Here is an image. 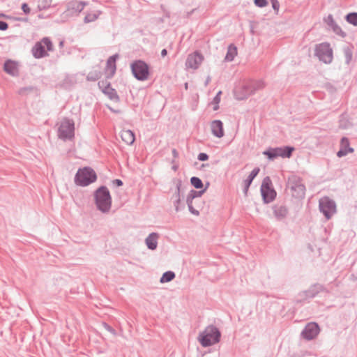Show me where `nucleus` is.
Here are the masks:
<instances>
[{
    "label": "nucleus",
    "mask_w": 357,
    "mask_h": 357,
    "mask_svg": "<svg viewBox=\"0 0 357 357\" xmlns=\"http://www.w3.org/2000/svg\"><path fill=\"white\" fill-rule=\"evenodd\" d=\"M314 56L319 60L326 64H330L333 61V50L328 43L324 42L315 45Z\"/></svg>",
    "instance_id": "obj_5"
},
{
    "label": "nucleus",
    "mask_w": 357,
    "mask_h": 357,
    "mask_svg": "<svg viewBox=\"0 0 357 357\" xmlns=\"http://www.w3.org/2000/svg\"><path fill=\"white\" fill-rule=\"evenodd\" d=\"M121 137L122 140L128 145L132 144L135 139V134L130 130H122Z\"/></svg>",
    "instance_id": "obj_24"
},
{
    "label": "nucleus",
    "mask_w": 357,
    "mask_h": 357,
    "mask_svg": "<svg viewBox=\"0 0 357 357\" xmlns=\"http://www.w3.org/2000/svg\"><path fill=\"white\" fill-rule=\"evenodd\" d=\"M340 144L345 147H347V149L345 150H339L337 153V156L339 158H342L343 156L347 155L349 153H353L354 149L352 147H350L349 140L347 137H343L341 139Z\"/></svg>",
    "instance_id": "obj_23"
},
{
    "label": "nucleus",
    "mask_w": 357,
    "mask_h": 357,
    "mask_svg": "<svg viewBox=\"0 0 357 357\" xmlns=\"http://www.w3.org/2000/svg\"><path fill=\"white\" fill-rule=\"evenodd\" d=\"M193 200H194V199H192V197H190V195H188L187 198H186V204L188 205V210L192 214H193L195 215H199V211L195 209L193 207Z\"/></svg>",
    "instance_id": "obj_31"
},
{
    "label": "nucleus",
    "mask_w": 357,
    "mask_h": 357,
    "mask_svg": "<svg viewBox=\"0 0 357 357\" xmlns=\"http://www.w3.org/2000/svg\"><path fill=\"white\" fill-rule=\"evenodd\" d=\"M113 184L117 187H120L123 185V181L121 179L116 178L113 181Z\"/></svg>",
    "instance_id": "obj_46"
},
{
    "label": "nucleus",
    "mask_w": 357,
    "mask_h": 357,
    "mask_svg": "<svg viewBox=\"0 0 357 357\" xmlns=\"http://www.w3.org/2000/svg\"><path fill=\"white\" fill-rule=\"evenodd\" d=\"M0 17H4V18H10L9 16L6 15L4 13H0Z\"/></svg>",
    "instance_id": "obj_50"
},
{
    "label": "nucleus",
    "mask_w": 357,
    "mask_h": 357,
    "mask_svg": "<svg viewBox=\"0 0 357 357\" xmlns=\"http://www.w3.org/2000/svg\"><path fill=\"white\" fill-rule=\"evenodd\" d=\"M352 49L353 48L349 45H347L343 47V53H344V58H345V63L347 65H349L352 60V57H353Z\"/></svg>",
    "instance_id": "obj_28"
},
{
    "label": "nucleus",
    "mask_w": 357,
    "mask_h": 357,
    "mask_svg": "<svg viewBox=\"0 0 357 357\" xmlns=\"http://www.w3.org/2000/svg\"><path fill=\"white\" fill-rule=\"evenodd\" d=\"M185 86L186 89L188 88V83L185 84Z\"/></svg>",
    "instance_id": "obj_53"
},
{
    "label": "nucleus",
    "mask_w": 357,
    "mask_h": 357,
    "mask_svg": "<svg viewBox=\"0 0 357 357\" xmlns=\"http://www.w3.org/2000/svg\"><path fill=\"white\" fill-rule=\"evenodd\" d=\"M8 28V24L7 22L0 20V30L1 31H6Z\"/></svg>",
    "instance_id": "obj_44"
},
{
    "label": "nucleus",
    "mask_w": 357,
    "mask_h": 357,
    "mask_svg": "<svg viewBox=\"0 0 357 357\" xmlns=\"http://www.w3.org/2000/svg\"><path fill=\"white\" fill-rule=\"evenodd\" d=\"M102 326L104 327V328L105 330H107L108 332L112 333L114 336L116 335V331L111 326H109L108 324H107L106 322H102Z\"/></svg>",
    "instance_id": "obj_40"
},
{
    "label": "nucleus",
    "mask_w": 357,
    "mask_h": 357,
    "mask_svg": "<svg viewBox=\"0 0 357 357\" xmlns=\"http://www.w3.org/2000/svg\"><path fill=\"white\" fill-rule=\"evenodd\" d=\"M221 333L214 325H208L199 333L198 340L204 347H210L220 342Z\"/></svg>",
    "instance_id": "obj_2"
},
{
    "label": "nucleus",
    "mask_w": 357,
    "mask_h": 357,
    "mask_svg": "<svg viewBox=\"0 0 357 357\" xmlns=\"http://www.w3.org/2000/svg\"><path fill=\"white\" fill-rule=\"evenodd\" d=\"M181 204V198L177 197L175 199V201L174 202V206L175 207L176 211H179L185 208V205L183 204L182 206H180Z\"/></svg>",
    "instance_id": "obj_39"
},
{
    "label": "nucleus",
    "mask_w": 357,
    "mask_h": 357,
    "mask_svg": "<svg viewBox=\"0 0 357 357\" xmlns=\"http://www.w3.org/2000/svg\"><path fill=\"white\" fill-rule=\"evenodd\" d=\"M319 208L327 220H329L336 213V204L334 200L328 197L321 198L319 201Z\"/></svg>",
    "instance_id": "obj_12"
},
{
    "label": "nucleus",
    "mask_w": 357,
    "mask_h": 357,
    "mask_svg": "<svg viewBox=\"0 0 357 357\" xmlns=\"http://www.w3.org/2000/svg\"><path fill=\"white\" fill-rule=\"evenodd\" d=\"M347 22L354 26H357V13H349L345 16Z\"/></svg>",
    "instance_id": "obj_34"
},
{
    "label": "nucleus",
    "mask_w": 357,
    "mask_h": 357,
    "mask_svg": "<svg viewBox=\"0 0 357 357\" xmlns=\"http://www.w3.org/2000/svg\"><path fill=\"white\" fill-rule=\"evenodd\" d=\"M45 46H46L47 51H52L53 50L52 43L48 37L43 38L41 41L37 42L33 47L31 51L33 56L36 59L44 58L48 55L45 49Z\"/></svg>",
    "instance_id": "obj_10"
},
{
    "label": "nucleus",
    "mask_w": 357,
    "mask_h": 357,
    "mask_svg": "<svg viewBox=\"0 0 357 357\" xmlns=\"http://www.w3.org/2000/svg\"><path fill=\"white\" fill-rule=\"evenodd\" d=\"M254 3L257 7L264 8L267 5L268 1L267 0H255Z\"/></svg>",
    "instance_id": "obj_41"
},
{
    "label": "nucleus",
    "mask_w": 357,
    "mask_h": 357,
    "mask_svg": "<svg viewBox=\"0 0 357 357\" xmlns=\"http://www.w3.org/2000/svg\"><path fill=\"white\" fill-rule=\"evenodd\" d=\"M100 78V75H99V73L96 72V71H94V72H90L87 77H86V79L87 80L89 81H96L98 80V79Z\"/></svg>",
    "instance_id": "obj_37"
},
{
    "label": "nucleus",
    "mask_w": 357,
    "mask_h": 357,
    "mask_svg": "<svg viewBox=\"0 0 357 357\" xmlns=\"http://www.w3.org/2000/svg\"><path fill=\"white\" fill-rule=\"evenodd\" d=\"M271 4H272V7L274 9V10L278 11L279 8H280V3H279L278 1H273Z\"/></svg>",
    "instance_id": "obj_45"
},
{
    "label": "nucleus",
    "mask_w": 357,
    "mask_h": 357,
    "mask_svg": "<svg viewBox=\"0 0 357 357\" xmlns=\"http://www.w3.org/2000/svg\"><path fill=\"white\" fill-rule=\"evenodd\" d=\"M273 210L278 220H283L288 214V208L284 204H276L273 206Z\"/></svg>",
    "instance_id": "obj_20"
},
{
    "label": "nucleus",
    "mask_w": 357,
    "mask_h": 357,
    "mask_svg": "<svg viewBox=\"0 0 357 357\" xmlns=\"http://www.w3.org/2000/svg\"><path fill=\"white\" fill-rule=\"evenodd\" d=\"M94 201L98 210L102 213H108L112 206V197L105 185H101L93 192Z\"/></svg>",
    "instance_id": "obj_1"
},
{
    "label": "nucleus",
    "mask_w": 357,
    "mask_h": 357,
    "mask_svg": "<svg viewBox=\"0 0 357 357\" xmlns=\"http://www.w3.org/2000/svg\"><path fill=\"white\" fill-rule=\"evenodd\" d=\"M326 22L328 25L332 29L333 32L337 35L342 38H344L347 36L346 33L343 31L341 27L335 22L332 15H329L328 16Z\"/></svg>",
    "instance_id": "obj_21"
},
{
    "label": "nucleus",
    "mask_w": 357,
    "mask_h": 357,
    "mask_svg": "<svg viewBox=\"0 0 357 357\" xmlns=\"http://www.w3.org/2000/svg\"><path fill=\"white\" fill-rule=\"evenodd\" d=\"M221 94L222 91H219L213 99L212 104L213 105V109L214 111H217L219 109V103L220 102Z\"/></svg>",
    "instance_id": "obj_36"
},
{
    "label": "nucleus",
    "mask_w": 357,
    "mask_h": 357,
    "mask_svg": "<svg viewBox=\"0 0 357 357\" xmlns=\"http://www.w3.org/2000/svg\"><path fill=\"white\" fill-rule=\"evenodd\" d=\"M190 183L196 189H202L204 186L202 181L197 176L191 177Z\"/></svg>",
    "instance_id": "obj_35"
},
{
    "label": "nucleus",
    "mask_w": 357,
    "mask_h": 357,
    "mask_svg": "<svg viewBox=\"0 0 357 357\" xmlns=\"http://www.w3.org/2000/svg\"><path fill=\"white\" fill-rule=\"evenodd\" d=\"M209 185H210L209 183L207 182L206 184L205 188L202 189V190H199V191H197V190H191L190 191V192L188 193V195H190V197H192L194 199L195 198L200 197L206 191V190L208 188Z\"/></svg>",
    "instance_id": "obj_30"
},
{
    "label": "nucleus",
    "mask_w": 357,
    "mask_h": 357,
    "mask_svg": "<svg viewBox=\"0 0 357 357\" xmlns=\"http://www.w3.org/2000/svg\"><path fill=\"white\" fill-rule=\"evenodd\" d=\"M210 82H211V77L208 76L206 79V81H205V82H204V85L207 86Z\"/></svg>",
    "instance_id": "obj_49"
},
{
    "label": "nucleus",
    "mask_w": 357,
    "mask_h": 357,
    "mask_svg": "<svg viewBox=\"0 0 357 357\" xmlns=\"http://www.w3.org/2000/svg\"><path fill=\"white\" fill-rule=\"evenodd\" d=\"M167 54V50L166 49H163L161 51V56L165 57Z\"/></svg>",
    "instance_id": "obj_48"
},
{
    "label": "nucleus",
    "mask_w": 357,
    "mask_h": 357,
    "mask_svg": "<svg viewBox=\"0 0 357 357\" xmlns=\"http://www.w3.org/2000/svg\"><path fill=\"white\" fill-rule=\"evenodd\" d=\"M259 171L260 169L259 167L254 168L248 178L243 181V193L245 196L248 195V189L255 178L258 175Z\"/></svg>",
    "instance_id": "obj_19"
},
{
    "label": "nucleus",
    "mask_w": 357,
    "mask_h": 357,
    "mask_svg": "<svg viewBox=\"0 0 357 357\" xmlns=\"http://www.w3.org/2000/svg\"><path fill=\"white\" fill-rule=\"evenodd\" d=\"M75 135V123L73 120L64 119L58 129V137L59 139L66 141L70 140Z\"/></svg>",
    "instance_id": "obj_7"
},
{
    "label": "nucleus",
    "mask_w": 357,
    "mask_h": 357,
    "mask_svg": "<svg viewBox=\"0 0 357 357\" xmlns=\"http://www.w3.org/2000/svg\"><path fill=\"white\" fill-rule=\"evenodd\" d=\"M158 237V233L152 232L146 238L145 243L149 250H155L157 248Z\"/></svg>",
    "instance_id": "obj_22"
},
{
    "label": "nucleus",
    "mask_w": 357,
    "mask_h": 357,
    "mask_svg": "<svg viewBox=\"0 0 357 357\" xmlns=\"http://www.w3.org/2000/svg\"><path fill=\"white\" fill-rule=\"evenodd\" d=\"M52 0H43L42 2L38 5L40 10H46L50 7V4Z\"/></svg>",
    "instance_id": "obj_38"
},
{
    "label": "nucleus",
    "mask_w": 357,
    "mask_h": 357,
    "mask_svg": "<svg viewBox=\"0 0 357 357\" xmlns=\"http://www.w3.org/2000/svg\"><path fill=\"white\" fill-rule=\"evenodd\" d=\"M172 152L173 157L174 158H176L178 157V153L175 149H173Z\"/></svg>",
    "instance_id": "obj_47"
},
{
    "label": "nucleus",
    "mask_w": 357,
    "mask_h": 357,
    "mask_svg": "<svg viewBox=\"0 0 357 357\" xmlns=\"http://www.w3.org/2000/svg\"><path fill=\"white\" fill-rule=\"evenodd\" d=\"M176 184V192L174 195L175 198H181V194L183 193L184 188L182 187V181L181 179H176L175 181Z\"/></svg>",
    "instance_id": "obj_33"
},
{
    "label": "nucleus",
    "mask_w": 357,
    "mask_h": 357,
    "mask_svg": "<svg viewBox=\"0 0 357 357\" xmlns=\"http://www.w3.org/2000/svg\"><path fill=\"white\" fill-rule=\"evenodd\" d=\"M88 4L86 1H70L67 3V11L70 13L71 15L74 13H81L84 6Z\"/></svg>",
    "instance_id": "obj_17"
},
{
    "label": "nucleus",
    "mask_w": 357,
    "mask_h": 357,
    "mask_svg": "<svg viewBox=\"0 0 357 357\" xmlns=\"http://www.w3.org/2000/svg\"><path fill=\"white\" fill-rule=\"evenodd\" d=\"M177 167H177L176 165H174V166L172 167V169H173L174 171H176V170L177 169Z\"/></svg>",
    "instance_id": "obj_52"
},
{
    "label": "nucleus",
    "mask_w": 357,
    "mask_h": 357,
    "mask_svg": "<svg viewBox=\"0 0 357 357\" xmlns=\"http://www.w3.org/2000/svg\"><path fill=\"white\" fill-rule=\"evenodd\" d=\"M204 59L202 54L195 52L194 54H189L185 61V66L188 68L197 69Z\"/></svg>",
    "instance_id": "obj_16"
},
{
    "label": "nucleus",
    "mask_w": 357,
    "mask_h": 357,
    "mask_svg": "<svg viewBox=\"0 0 357 357\" xmlns=\"http://www.w3.org/2000/svg\"><path fill=\"white\" fill-rule=\"evenodd\" d=\"M133 76L139 81L146 80L149 75V66L142 60H136L130 65Z\"/></svg>",
    "instance_id": "obj_6"
},
{
    "label": "nucleus",
    "mask_w": 357,
    "mask_h": 357,
    "mask_svg": "<svg viewBox=\"0 0 357 357\" xmlns=\"http://www.w3.org/2000/svg\"><path fill=\"white\" fill-rule=\"evenodd\" d=\"M98 86L102 93L108 96V98L114 101L118 102L119 97L116 90L111 87V84L107 80H102L98 82Z\"/></svg>",
    "instance_id": "obj_15"
},
{
    "label": "nucleus",
    "mask_w": 357,
    "mask_h": 357,
    "mask_svg": "<svg viewBox=\"0 0 357 357\" xmlns=\"http://www.w3.org/2000/svg\"><path fill=\"white\" fill-rule=\"evenodd\" d=\"M237 55V47L234 44H230L227 47V52L225 60L228 62L232 61Z\"/></svg>",
    "instance_id": "obj_27"
},
{
    "label": "nucleus",
    "mask_w": 357,
    "mask_h": 357,
    "mask_svg": "<svg viewBox=\"0 0 357 357\" xmlns=\"http://www.w3.org/2000/svg\"><path fill=\"white\" fill-rule=\"evenodd\" d=\"M197 159L199 161H206L208 159V155L206 153H199Z\"/></svg>",
    "instance_id": "obj_42"
},
{
    "label": "nucleus",
    "mask_w": 357,
    "mask_h": 357,
    "mask_svg": "<svg viewBox=\"0 0 357 357\" xmlns=\"http://www.w3.org/2000/svg\"><path fill=\"white\" fill-rule=\"evenodd\" d=\"M97 179L96 172L90 167L79 168L74 178L77 185L85 187L95 182Z\"/></svg>",
    "instance_id": "obj_3"
},
{
    "label": "nucleus",
    "mask_w": 357,
    "mask_h": 357,
    "mask_svg": "<svg viewBox=\"0 0 357 357\" xmlns=\"http://www.w3.org/2000/svg\"><path fill=\"white\" fill-rule=\"evenodd\" d=\"M22 10H23V12L27 15V14H29L30 13V11H31V9L29 7L28 4L26 3H23L22 4Z\"/></svg>",
    "instance_id": "obj_43"
},
{
    "label": "nucleus",
    "mask_w": 357,
    "mask_h": 357,
    "mask_svg": "<svg viewBox=\"0 0 357 357\" xmlns=\"http://www.w3.org/2000/svg\"><path fill=\"white\" fill-rule=\"evenodd\" d=\"M260 191L264 204L272 202L277 196V192L273 188L272 181L268 176L263 179Z\"/></svg>",
    "instance_id": "obj_8"
},
{
    "label": "nucleus",
    "mask_w": 357,
    "mask_h": 357,
    "mask_svg": "<svg viewBox=\"0 0 357 357\" xmlns=\"http://www.w3.org/2000/svg\"><path fill=\"white\" fill-rule=\"evenodd\" d=\"M175 276H176V275H175L174 272H173L172 271H167L162 275V276L160 279V283L169 282L173 280L175 278Z\"/></svg>",
    "instance_id": "obj_29"
},
{
    "label": "nucleus",
    "mask_w": 357,
    "mask_h": 357,
    "mask_svg": "<svg viewBox=\"0 0 357 357\" xmlns=\"http://www.w3.org/2000/svg\"><path fill=\"white\" fill-rule=\"evenodd\" d=\"M294 148L289 146L283 147L268 148L263 152L269 160H273L278 157L289 158L292 155Z\"/></svg>",
    "instance_id": "obj_9"
},
{
    "label": "nucleus",
    "mask_w": 357,
    "mask_h": 357,
    "mask_svg": "<svg viewBox=\"0 0 357 357\" xmlns=\"http://www.w3.org/2000/svg\"><path fill=\"white\" fill-rule=\"evenodd\" d=\"M100 13V11H96V13H87L84 18V23H90L96 21L98 18Z\"/></svg>",
    "instance_id": "obj_32"
},
{
    "label": "nucleus",
    "mask_w": 357,
    "mask_h": 357,
    "mask_svg": "<svg viewBox=\"0 0 357 357\" xmlns=\"http://www.w3.org/2000/svg\"><path fill=\"white\" fill-rule=\"evenodd\" d=\"M118 56V54H114L109 57L107 61V67L111 72L110 75L107 76V77H112L114 75L116 69V61Z\"/></svg>",
    "instance_id": "obj_26"
},
{
    "label": "nucleus",
    "mask_w": 357,
    "mask_h": 357,
    "mask_svg": "<svg viewBox=\"0 0 357 357\" xmlns=\"http://www.w3.org/2000/svg\"><path fill=\"white\" fill-rule=\"evenodd\" d=\"M264 86L263 81H252L243 84L241 87L235 90V96L238 100H244L249 96L254 93L256 91L259 90Z\"/></svg>",
    "instance_id": "obj_4"
},
{
    "label": "nucleus",
    "mask_w": 357,
    "mask_h": 357,
    "mask_svg": "<svg viewBox=\"0 0 357 357\" xmlns=\"http://www.w3.org/2000/svg\"><path fill=\"white\" fill-rule=\"evenodd\" d=\"M323 290V286L319 284L311 285L307 289L302 291L298 294L296 297V302L301 303L314 298L321 291Z\"/></svg>",
    "instance_id": "obj_11"
},
{
    "label": "nucleus",
    "mask_w": 357,
    "mask_h": 357,
    "mask_svg": "<svg viewBox=\"0 0 357 357\" xmlns=\"http://www.w3.org/2000/svg\"><path fill=\"white\" fill-rule=\"evenodd\" d=\"M212 134L216 137L221 138L224 136L223 123L220 120H214L211 123Z\"/></svg>",
    "instance_id": "obj_18"
},
{
    "label": "nucleus",
    "mask_w": 357,
    "mask_h": 357,
    "mask_svg": "<svg viewBox=\"0 0 357 357\" xmlns=\"http://www.w3.org/2000/svg\"><path fill=\"white\" fill-rule=\"evenodd\" d=\"M340 145H341V148H340V150H343L344 151L345 149H347V147H345L344 146L342 145L341 144H340Z\"/></svg>",
    "instance_id": "obj_51"
},
{
    "label": "nucleus",
    "mask_w": 357,
    "mask_h": 357,
    "mask_svg": "<svg viewBox=\"0 0 357 357\" xmlns=\"http://www.w3.org/2000/svg\"><path fill=\"white\" fill-rule=\"evenodd\" d=\"M320 332L319 325L315 322H310L306 324L301 332V336L306 340H312L317 337Z\"/></svg>",
    "instance_id": "obj_14"
},
{
    "label": "nucleus",
    "mask_w": 357,
    "mask_h": 357,
    "mask_svg": "<svg viewBox=\"0 0 357 357\" xmlns=\"http://www.w3.org/2000/svg\"><path fill=\"white\" fill-rule=\"evenodd\" d=\"M288 184L294 197L296 199H302L304 197L305 186L299 177L296 176H292L289 178Z\"/></svg>",
    "instance_id": "obj_13"
},
{
    "label": "nucleus",
    "mask_w": 357,
    "mask_h": 357,
    "mask_svg": "<svg viewBox=\"0 0 357 357\" xmlns=\"http://www.w3.org/2000/svg\"><path fill=\"white\" fill-rule=\"evenodd\" d=\"M3 70L8 74L15 75L17 70V63L10 59H8L3 64Z\"/></svg>",
    "instance_id": "obj_25"
}]
</instances>
